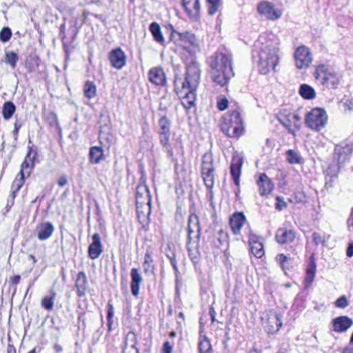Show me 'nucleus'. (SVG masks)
Returning a JSON list of instances; mask_svg holds the SVG:
<instances>
[{"label": "nucleus", "instance_id": "1", "mask_svg": "<svg viewBox=\"0 0 353 353\" xmlns=\"http://www.w3.org/2000/svg\"><path fill=\"white\" fill-rule=\"evenodd\" d=\"M200 79L201 69L199 64L196 61H192L186 65L184 78L175 77L174 90L177 95L182 98L181 105L186 110L195 106V91Z\"/></svg>", "mask_w": 353, "mask_h": 353}, {"label": "nucleus", "instance_id": "2", "mask_svg": "<svg viewBox=\"0 0 353 353\" xmlns=\"http://www.w3.org/2000/svg\"><path fill=\"white\" fill-rule=\"evenodd\" d=\"M259 48L258 68L261 74H265L271 70H275L279 63V42L274 35L268 39L265 35L260 36L256 44Z\"/></svg>", "mask_w": 353, "mask_h": 353}, {"label": "nucleus", "instance_id": "3", "mask_svg": "<svg viewBox=\"0 0 353 353\" xmlns=\"http://www.w3.org/2000/svg\"><path fill=\"white\" fill-rule=\"evenodd\" d=\"M209 64L211 78L217 85L224 86L234 75L231 59L223 52H217L212 56Z\"/></svg>", "mask_w": 353, "mask_h": 353}, {"label": "nucleus", "instance_id": "4", "mask_svg": "<svg viewBox=\"0 0 353 353\" xmlns=\"http://www.w3.org/2000/svg\"><path fill=\"white\" fill-rule=\"evenodd\" d=\"M221 130L229 137H239L243 132V120L238 110L232 111L224 117L221 123Z\"/></svg>", "mask_w": 353, "mask_h": 353}, {"label": "nucleus", "instance_id": "5", "mask_svg": "<svg viewBox=\"0 0 353 353\" xmlns=\"http://www.w3.org/2000/svg\"><path fill=\"white\" fill-rule=\"evenodd\" d=\"M314 77L316 80L327 88L335 89L340 83V76L339 74L329 70L323 64L316 67Z\"/></svg>", "mask_w": 353, "mask_h": 353}, {"label": "nucleus", "instance_id": "6", "mask_svg": "<svg viewBox=\"0 0 353 353\" xmlns=\"http://www.w3.org/2000/svg\"><path fill=\"white\" fill-rule=\"evenodd\" d=\"M305 121L308 128L319 131L327 125V115L323 109L314 108L306 114Z\"/></svg>", "mask_w": 353, "mask_h": 353}, {"label": "nucleus", "instance_id": "7", "mask_svg": "<svg viewBox=\"0 0 353 353\" xmlns=\"http://www.w3.org/2000/svg\"><path fill=\"white\" fill-rule=\"evenodd\" d=\"M170 40L186 50L191 47H197L199 46V41L193 33L190 32H180L172 27Z\"/></svg>", "mask_w": 353, "mask_h": 353}, {"label": "nucleus", "instance_id": "8", "mask_svg": "<svg viewBox=\"0 0 353 353\" xmlns=\"http://www.w3.org/2000/svg\"><path fill=\"white\" fill-rule=\"evenodd\" d=\"M201 174L208 189H212L214 184V167L212 155L205 153L202 158Z\"/></svg>", "mask_w": 353, "mask_h": 353}, {"label": "nucleus", "instance_id": "9", "mask_svg": "<svg viewBox=\"0 0 353 353\" xmlns=\"http://www.w3.org/2000/svg\"><path fill=\"white\" fill-rule=\"evenodd\" d=\"M137 210L138 216L144 214L149 216L151 212V196L148 188L145 187L138 188L137 192Z\"/></svg>", "mask_w": 353, "mask_h": 353}, {"label": "nucleus", "instance_id": "10", "mask_svg": "<svg viewBox=\"0 0 353 353\" xmlns=\"http://www.w3.org/2000/svg\"><path fill=\"white\" fill-rule=\"evenodd\" d=\"M32 151V149L30 148L24 161L21 165V170L19 172V174L21 175L20 179H15L12 183V188L14 189L12 191L13 198L15 196V193L20 190L23 184L25 174L29 176L31 169L34 166V159L35 158L36 153H34V156L31 157Z\"/></svg>", "mask_w": 353, "mask_h": 353}, {"label": "nucleus", "instance_id": "11", "mask_svg": "<svg viewBox=\"0 0 353 353\" xmlns=\"http://www.w3.org/2000/svg\"><path fill=\"white\" fill-rule=\"evenodd\" d=\"M353 152V145L351 143L343 142L334 148V160L337 163L339 169L347 162Z\"/></svg>", "mask_w": 353, "mask_h": 353}, {"label": "nucleus", "instance_id": "12", "mask_svg": "<svg viewBox=\"0 0 353 353\" xmlns=\"http://www.w3.org/2000/svg\"><path fill=\"white\" fill-rule=\"evenodd\" d=\"M196 232V236L199 237L200 235L201 228L199 225V217L196 214H190L189 216L188 221V242L187 243V248L189 252V255L192 259L197 258V246L194 249L191 247V234L192 233Z\"/></svg>", "mask_w": 353, "mask_h": 353}, {"label": "nucleus", "instance_id": "13", "mask_svg": "<svg viewBox=\"0 0 353 353\" xmlns=\"http://www.w3.org/2000/svg\"><path fill=\"white\" fill-rule=\"evenodd\" d=\"M296 66L299 69L307 68L312 61V53L305 46L299 47L294 52Z\"/></svg>", "mask_w": 353, "mask_h": 353}, {"label": "nucleus", "instance_id": "14", "mask_svg": "<svg viewBox=\"0 0 353 353\" xmlns=\"http://www.w3.org/2000/svg\"><path fill=\"white\" fill-rule=\"evenodd\" d=\"M263 320V325L266 332L270 334L277 332L282 326L280 315L274 311H270L267 313Z\"/></svg>", "mask_w": 353, "mask_h": 353}, {"label": "nucleus", "instance_id": "15", "mask_svg": "<svg viewBox=\"0 0 353 353\" xmlns=\"http://www.w3.org/2000/svg\"><path fill=\"white\" fill-rule=\"evenodd\" d=\"M111 66L117 70H121L127 62V57L121 48L112 50L108 54Z\"/></svg>", "mask_w": 353, "mask_h": 353}, {"label": "nucleus", "instance_id": "16", "mask_svg": "<svg viewBox=\"0 0 353 353\" xmlns=\"http://www.w3.org/2000/svg\"><path fill=\"white\" fill-rule=\"evenodd\" d=\"M257 10L259 14L272 21L279 19L282 15V12L276 9L272 3L268 1H264L259 3Z\"/></svg>", "mask_w": 353, "mask_h": 353}, {"label": "nucleus", "instance_id": "17", "mask_svg": "<svg viewBox=\"0 0 353 353\" xmlns=\"http://www.w3.org/2000/svg\"><path fill=\"white\" fill-rule=\"evenodd\" d=\"M279 121L292 134L295 135L296 132L300 128L301 117L298 114H290L279 118Z\"/></svg>", "mask_w": 353, "mask_h": 353}, {"label": "nucleus", "instance_id": "18", "mask_svg": "<svg viewBox=\"0 0 353 353\" xmlns=\"http://www.w3.org/2000/svg\"><path fill=\"white\" fill-rule=\"evenodd\" d=\"M92 240V241L88 247V256L91 259H96L103 252V245L99 234H94Z\"/></svg>", "mask_w": 353, "mask_h": 353}, {"label": "nucleus", "instance_id": "19", "mask_svg": "<svg viewBox=\"0 0 353 353\" xmlns=\"http://www.w3.org/2000/svg\"><path fill=\"white\" fill-rule=\"evenodd\" d=\"M259 192L261 196H266L272 192L274 189V183L266 174H261L256 181Z\"/></svg>", "mask_w": 353, "mask_h": 353}, {"label": "nucleus", "instance_id": "20", "mask_svg": "<svg viewBox=\"0 0 353 353\" xmlns=\"http://www.w3.org/2000/svg\"><path fill=\"white\" fill-rule=\"evenodd\" d=\"M148 79L151 83L157 85H165L166 83L165 74L161 68H152L148 72Z\"/></svg>", "mask_w": 353, "mask_h": 353}, {"label": "nucleus", "instance_id": "21", "mask_svg": "<svg viewBox=\"0 0 353 353\" xmlns=\"http://www.w3.org/2000/svg\"><path fill=\"white\" fill-rule=\"evenodd\" d=\"M295 236V232L292 230L281 228L277 230L275 239L279 244H288L292 243Z\"/></svg>", "mask_w": 353, "mask_h": 353}, {"label": "nucleus", "instance_id": "22", "mask_svg": "<svg viewBox=\"0 0 353 353\" xmlns=\"http://www.w3.org/2000/svg\"><path fill=\"white\" fill-rule=\"evenodd\" d=\"M245 221L246 218L242 212H236L230 217V225L234 234H240L241 229Z\"/></svg>", "mask_w": 353, "mask_h": 353}, {"label": "nucleus", "instance_id": "23", "mask_svg": "<svg viewBox=\"0 0 353 353\" xmlns=\"http://www.w3.org/2000/svg\"><path fill=\"white\" fill-rule=\"evenodd\" d=\"M242 164L243 159L240 157H235L232 159L230 165V173L234 184L237 186H239L240 185V176L241 174Z\"/></svg>", "mask_w": 353, "mask_h": 353}, {"label": "nucleus", "instance_id": "24", "mask_svg": "<svg viewBox=\"0 0 353 353\" xmlns=\"http://www.w3.org/2000/svg\"><path fill=\"white\" fill-rule=\"evenodd\" d=\"M353 324L352 319L346 316H339L333 320V330L336 332H345Z\"/></svg>", "mask_w": 353, "mask_h": 353}, {"label": "nucleus", "instance_id": "25", "mask_svg": "<svg viewBox=\"0 0 353 353\" xmlns=\"http://www.w3.org/2000/svg\"><path fill=\"white\" fill-rule=\"evenodd\" d=\"M137 344V334L134 332H129L125 336V347L123 353H139Z\"/></svg>", "mask_w": 353, "mask_h": 353}, {"label": "nucleus", "instance_id": "26", "mask_svg": "<svg viewBox=\"0 0 353 353\" xmlns=\"http://www.w3.org/2000/svg\"><path fill=\"white\" fill-rule=\"evenodd\" d=\"M131 283L130 288L133 296H138L139 294L140 285L143 281L141 275L137 268H132L130 272Z\"/></svg>", "mask_w": 353, "mask_h": 353}, {"label": "nucleus", "instance_id": "27", "mask_svg": "<svg viewBox=\"0 0 353 353\" xmlns=\"http://www.w3.org/2000/svg\"><path fill=\"white\" fill-rule=\"evenodd\" d=\"M54 230V228L51 223H41L37 228V237L41 241H45L52 236Z\"/></svg>", "mask_w": 353, "mask_h": 353}, {"label": "nucleus", "instance_id": "28", "mask_svg": "<svg viewBox=\"0 0 353 353\" xmlns=\"http://www.w3.org/2000/svg\"><path fill=\"white\" fill-rule=\"evenodd\" d=\"M75 286L79 296H83L88 287V279L84 272H79L77 274Z\"/></svg>", "mask_w": 353, "mask_h": 353}, {"label": "nucleus", "instance_id": "29", "mask_svg": "<svg viewBox=\"0 0 353 353\" xmlns=\"http://www.w3.org/2000/svg\"><path fill=\"white\" fill-rule=\"evenodd\" d=\"M160 143L162 145L163 150L167 153L168 158H173L174 152L170 143V133H159Z\"/></svg>", "mask_w": 353, "mask_h": 353}, {"label": "nucleus", "instance_id": "30", "mask_svg": "<svg viewBox=\"0 0 353 353\" xmlns=\"http://www.w3.org/2000/svg\"><path fill=\"white\" fill-rule=\"evenodd\" d=\"M149 30L152 33L154 39L157 43L163 45L165 43V39L162 34L161 27L157 22H152L150 23Z\"/></svg>", "mask_w": 353, "mask_h": 353}, {"label": "nucleus", "instance_id": "31", "mask_svg": "<svg viewBox=\"0 0 353 353\" xmlns=\"http://www.w3.org/2000/svg\"><path fill=\"white\" fill-rule=\"evenodd\" d=\"M183 5L190 15L196 14L200 10L199 0H183Z\"/></svg>", "mask_w": 353, "mask_h": 353}, {"label": "nucleus", "instance_id": "32", "mask_svg": "<svg viewBox=\"0 0 353 353\" xmlns=\"http://www.w3.org/2000/svg\"><path fill=\"white\" fill-rule=\"evenodd\" d=\"M315 273H316V265L314 263H311L308 265L307 270H306V276L305 277L304 280V288L305 289L309 288L315 277Z\"/></svg>", "mask_w": 353, "mask_h": 353}, {"label": "nucleus", "instance_id": "33", "mask_svg": "<svg viewBox=\"0 0 353 353\" xmlns=\"http://www.w3.org/2000/svg\"><path fill=\"white\" fill-rule=\"evenodd\" d=\"M50 294V296H46L42 299L41 302V307L48 311H52L53 310L54 300L57 296V294L54 290H51Z\"/></svg>", "mask_w": 353, "mask_h": 353}, {"label": "nucleus", "instance_id": "34", "mask_svg": "<svg viewBox=\"0 0 353 353\" xmlns=\"http://www.w3.org/2000/svg\"><path fill=\"white\" fill-rule=\"evenodd\" d=\"M250 250L256 258H261L264 255L263 245L262 243L250 239Z\"/></svg>", "mask_w": 353, "mask_h": 353}, {"label": "nucleus", "instance_id": "35", "mask_svg": "<svg viewBox=\"0 0 353 353\" xmlns=\"http://www.w3.org/2000/svg\"><path fill=\"white\" fill-rule=\"evenodd\" d=\"M299 94L305 99H313L316 95L314 88L307 84L301 85Z\"/></svg>", "mask_w": 353, "mask_h": 353}, {"label": "nucleus", "instance_id": "36", "mask_svg": "<svg viewBox=\"0 0 353 353\" xmlns=\"http://www.w3.org/2000/svg\"><path fill=\"white\" fill-rule=\"evenodd\" d=\"M89 155L90 160L92 163H99L103 155V150L100 147H92L90 150Z\"/></svg>", "mask_w": 353, "mask_h": 353}, {"label": "nucleus", "instance_id": "37", "mask_svg": "<svg viewBox=\"0 0 353 353\" xmlns=\"http://www.w3.org/2000/svg\"><path fill=\"white\" fill-rule=\"evenodd\" d=\"M16 110L14 104L11 101H6L2 108V114L5 120H9L12 118Z\"/></svg>", "mask_w": 353, "mask_h": 353}, {"label": "nucleus", "instance_id": "38", "mask_svg": "<svg viewBox=\"0 0 353 353\" xmlns=\"http://www.w3.org/2000/svg\"><path fill=\"white\" fill-rule=\"evenodd\" d=\"M199 348L200 353H212V345L206 336L200 339Z\"/></svg>", "mask_w": 353, "mask_h": 353}, {"label": "nucleus", "instance_id": "39", "mask_svg": "<svg viewBox=\"0 0 353 353\" xmlns=\"http://www.w3.org/2000/svg\"><path fill=\"white\" fill-rule=\"evenodd\" d=\"M97 88L93 82L87 81L84 85V94L88 99H92L96 96Z\"/></svg>", "mask_w": 353, "mask_h": 353}, {"label": "nucleus", "instance_id": "40", "mask_svg": "<svg viewBox=\"0 0 353 353\" xmlns=\"http://www.w3.org/2000/svg\"><path fill=\"white\" fill-rule=\"evenodd\" d=\"M208 7V14L210 15H214L219 10L221 6V0H207Z\"/></svg>", "mask_w": 353, "mask_h": 353}, {"label": "nucleus", "instance_id": "41", "mask_svg": "<svg viewBox=\"0 0 353 353\" xmlns=\"http://www.w3.org/2000/svg\"><path fill=\"white\" fill-rule=\"evenodd\" d=\"M287 159L291 164H296L300 163V156L299 154L293 150H288L286 152Z\"/></svg>", "mask_w": 353, "mask_h": 353}, {"label": "nucleus", "instance_id": "42", "mask_svg": "<svg viewBox=\"0 0 353 353\" xmlns=\"http://www.w3.org/2000/svg\"><path fill=\"white\" fill-rule=\"evenodd\" d=\"M159 133H170V122L166 117H162L159 120Z\"/></svg>", "mask_w": 353, "mask_h": 353}, {"label": "nucleus", "instance_id": "43", "mask_svg": "<svg viewBox=\"0 0 353 353\" xmlns=\"http://www.w3.org/2000/svg\"><path fill=\"white\" fill-rule=\"evenodd\" d=\"M18 59V56L15 52H11L6 53V62L10 65L12 68H15Z\"/></svg>", "mask_w": 353, "mask_h": 353}, {"label": "nucleus", "instance_id": "44", "mask_svg": "<svg viewBox=\"0 0 353 353\" xmlns=\"http://www.w3.org/2000/svg\"><path fill=\"white\" fill-rule=\"evenodd\" d=\"M276 260L280 264L281 267L284 271L289 269V267L286 265L288 261L290 260V258L288 256L283 254H278L276 256Z\"/></svg>", "mask_w": 353, "mask_h": 353}, {"label": "nucleus", "instance_id": "45", "mask_svg": "<svg viewBox=\"0 0 353 353\" xmlns=\"http://www.w3.org/2000/svg\"><path fill=\"white\" fill-rule=\"evenodd\" d=\"M12 36V31L8 27H4L0 32V40L2 42L8 41Z\"/></svg>", "mask_w": 353, "mask_h": 353}, {"label": "nucleus", "instance_id": "46", "mask_svg": "<svg viewBox=\"0 0 353 353\" xmlns=\"http://www.w3.org/2000/svg\"><path fill=\"white\" fill-rule=\"evenodd\" d=\"M349 305V301L345 295L340 296L335 301V306L339 308H345Z\"/></svg>", "mask_w": 353, "mask_h": 353}, {"label": "nucleus", "instance_id": "47", "mask_svg": "<svg viewBox=\"0 0 353 353\" xmlns=\"http://www.w3.org/2000/svg\"><path fill=\"white\" fill-rule=\"evenodd\" d=\"M108 314H107V318H108V324L109 326V329H110V326L112 323V318L114 316V307L112 304L108 303Z\"/></svg>", "mask_w": 353, "mask_h": 353}, {"label": "nucleus", "instance_id": "48", "mask_svg": "<svg viewBox=\"0 0 353 353\" xmlns=\"http://www.w3.org/2000/svg\"><path fill=\"white\" fill-rule=\"evenodd\" d=\"M228 106V101L226 98H221L218 99L217 107L219 110H225Z\"/></svg>", "mask_w": 353, "mask_h": 353}, {"label": "nucleus", "instance_id": "49", "mask_svg": "<svg viewBox=\"0 0 353 353\" xmlns=\"http://www.w3.org/2000/svg\"><path fill=\"white\" fill-rule=\"evenodd\" d=\"M312 239L314 243L318 245L319 244H324L325 239L318 232H314L312 234Z\"/></svg>", "mask_w": 353, "mask_h": 353}, {"label": "nucleus", "instance_id": "50", "mask_svg": "<svg viewBox=\"0 0 353 353\" xmlns=\"http://www.w3.org/2000/svg\"><path fill=\"white\" fill-rule=\"evenodd\" d=\"M276 201H277V203L276 204V208L279 210H283L284 208L286 207V203L285 202L283 201V199L280 197V196H277L276 197Z\"/></svg>", "mask_w": 353, "mask_h": 353}, {"label": "nucleus", "instance_id": "51", "mask_svg": "<svg viewBox=\"0 0 353 353\" xmlns=\"http://www.w3.org/2000/svg\"><path fill=\"white\" fill-rule=\"evenodd\" d=\"M172 350L173 345L169 341H165L163 343V351L164 353H172Z\"/></svg>", "mask_w": 353, "mask_h": 353}, {"label": "nucleus", "instance_id": "52", "mask_svg": "<svg viewBox=\"0 0 353 353\" xmlns=\"http://www.w3.org/2000/svg\"><path fill=\"white\" fill-rule=\"evenodd\" d=\"M152 259L150 254L148 252H146L144 257V263L143 265L144 270H146V265H149L152 262Z\"/></svg>", "mask_w": 353, "mask_h": 353}, {"label": "nucleus", "instance_id": "53", "mask_svg": "<svg viewBox=\"0 0 353 353\" xmlns=\"http://www.w3.org/2000/svg\"><path fill=\"white\" fill-rule=\"evenodd\" d=\"M57 183L59 186L63 187L68 183V179L65 175H62L59 177Z\"/></svg>", "mask_w": 353, "mask_h": 353}, {"label": "nucleus", "instance_id": "54", "mask_svg": "<svg viewBox=\"0 0 353 353\" xmlns=\"http://www.w3.org/2000/svg\"><path fill=\"white\" fill-rule=\"evenodd\" d=\"M21 126V125L19 124L17 121H16V122L14 123V130L12 131V134H13V135L14 137V140L17 139L19 130Z\"/></svg>", "mask_w": 353, "mask_h": 353}, {"label": "nucleus", "instance_id": "55", "mask_svg": "<svg viewBox=\"0 0 353 353\" xmlns=\"http://www.w3.org/2000/svg\"><path fill=\"white\" fill-rule=\"evenodd\" d=\"M227 237V234L224 232L223 230H220L219 232V236L217 237L218 241H219L220 244H223V241H225V239Z\"/></svg>", "mask_w": 353, "mask_h": 353}, {"label": "nucleus", "instance_id": "56", "mask_svg": "<svg viewBox=\"0 0 353 353\" xmlns=\"http://www.w3.org/2000/svg\"><path fill=\"white\" fill-rule=\"evenodd\" d=\"M347 225L349 230L353 232V208L351 212V214L347 221Z\"/></svg>", "mask_w": 353, "mask_h": 353}, {"label": "nucleus", "instance_id": "57", "mask_svg": "<svg viewBox=\"0 0 353 353\" xmlns=\"http://www.w3.org/2000/svg\"><path fill=\"white\" fill-rule=\"evenodd\" d=\"M21 279L20 275H15L10 278L9 282L12 285H17L19 283Z\"/></svg>", "mask_w": 353, "mask_h": 353}, {"label": "nucleus", "instance_id": "58", "mask_svg": "<svg viewBox=\"0 0 353 353\" xmlns=\"http://www.w3.org/2000/svg\"><path fill=\"white\" fill-rule=\"evenodd\" d=\"M346 254L348 257L353 256V241H351L349 243V245H348V247H347V249L346 251Z\"/></svg>", "mask_w": 353, "mask_h": 353}, {"label": "nucleus", "instance_id": "59", "mask_svg": "<svg viewBox=\"0 0 353 353\" xmlns=\"http://www.w3.org/2000/svg\"><path fill=\"white\" fill-rule=\"evenodd\" d=\"M336 176V174H334L333 176H331L330 177L329 180L327 179H326V181H325L326 188H330L332 187V179Z\"/></svg>", "mask_w": 353, "mask_h": 353}, {"label": "nucleus", "instance_id": "60", "mask_svg": "<svg viewBox=\"0 0 353 353\" xmlns=\"http://www.w3.org/2000/svg\"><path fill=\"white\" fill-rule=\"evenodd\" d=\"M65 24H62L60 27V36L61 37L62 39H64L65 37Z\"/></svg>", "mask_w": 353, "mask_h": 353}, {"label": "nucleus", "instance_id": "61", "mask_svg": "<svg viewBox=\"0 0 353 353\" xmlns=\"http://www.w3.org/2000/svg\"><path fill=\"white\" fill-rule=\"evenodd\" d=\"M54 350L56 353H61L63 351V347L61 345L56 343L54 345Z\"/></svg>", "mask_w": 353, "mask_h": 353}, {"label": "nucleus", "instance_id": "62", "mask_svg": "<svg viewBox=\"0 0 353 353\" xmlns=\"http://www.w3.org/2000/svg\"><path fill=\"white\" fill-rule=\"evenodd\" d=\"M170 261H171V263H172L173 268L176 270V269H177L176 268V261L175 258L171 257L170 258Z\"/></svg>", "mask_w": 353, "mask_h": 353}, {"label": "nucleus", "instance_id": "63", "mask_svg": "<svg viewBox=\"0 0 353 353\" xmlns=\"http://www.w3.org/2000/svg\"><path fill=\"white\" fill-rule=\"evenodd\" d=\"M343 353H353V347H345Z\"/></svg>", "mask_w": 353, "mask_h": 353}, {"label": "nucleus", "instance_id": "64", "mask_svg": "<svg viewBox=\"0 0 353 353\" xmlns=\"http://www.w3.org/2000/svg\"><path fill=\"white\" fill-rule=\"evenodd\" d=\"M29 259H31V260L32 261L33 263H37V260L36 259L35 256H33L32 254H30V255L29 256Z\"/></svg>", "mask_w": 353, "mask_h": 353}]
</instances>
